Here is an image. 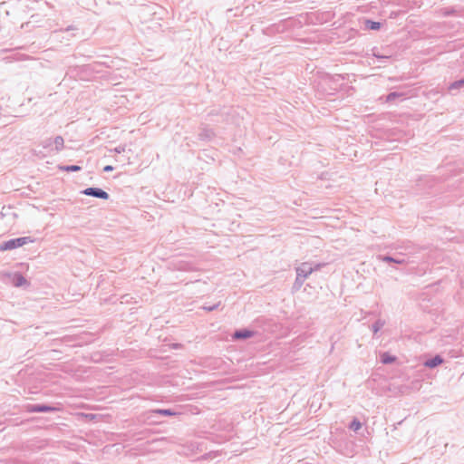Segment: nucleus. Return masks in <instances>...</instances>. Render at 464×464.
I'll return each instance as SVG.
<instances>
[{
  "label": "nucleus",
  "instance_id": "19",
  "mask_svg": "<svg viewBox=\"0 0 464 464\" xmlns=\"http://www.w3.org/2000/svg\"><path fill=\"white\" fill-rule=\"evenodd\" d=\"M304 280L305 279H304V278H302V277H300V276H298L296 275L294 285H293V290L294 291H298L302 287V285H304Z\"/></svg>",
  "mask_w": 464,
  "mask_h": 464
},
{
  "label": "nucleus",
  "instance_id": "15",
  "mask_svg": "<svg viewBox=\"0 0 464 464\" xmlns=\"http://www.w3.org/2000/svg\"><path fill=\"white\" fill-rule=\"evenodd\" d=\"M361 428L362 423L357 418H354L349 424V429L353 430L354 432H357Z\"/></svg>",
  "mask_w": 464,
  "mask_h": 464
},
{
  "label": "nucleus",
  "instance_id": "9",
  "mask_svg": "<svg viewBox=\"0 0 464 464\" xmlns=\"http://www.w3.org/2000/svg\"><path fill=\"white\" fill-rule=\"evenodd\" d=\"M380 361L383 364H391L396 361V357L389 353H382L380 355Z\"/></svg>",
  "mask_w": 464,
  "mask_h": 464
},
{
  "label": "nucleus",
  "instance_id": "23",
  "mask_svg": "<svg viewBox=\"0 0 464 464\" xmlns=\"http://www.w3.org/2000/svg\"><path fill=\"white\" fill-rule=\"evenodd\" d=\"M324 266L325 264L324 263L312 264L313 272L320 270Z\"/></svg>",
  "mask_w": 464,
  "mask_h": 464
},
{
  "label": "nucleus",
  "instance_id": "27",
  "mask_svg": "<svg viewBox=\"0 0 464 464\" xmlns=\"http://www.w3.org/2000/svg\"><path fill=\"white\" fill-rule=\"evenodd\" d=\"M113 170V167L111 166V165H106L104 168H103V172H111Z\"/></svg>",
  "mask_w": 464,
  "mask_h": 464
},
{
  "label": "nucleus",
  "instance_id": "17",
  "mask_svg": "<svg viewBox=\"0 0 464 464\" xmlns=\"http://www.w3.org/2000/svg\"><path fill=\"white\" fill-rule=\"evenodd\" d=\"M154 412L157 414H160V415H163V416H174L177 414L175 411H173L170 409H157L154 411Z\"/></svg>",
  "mask_w": 464,
  "mask_h": 464
},
{
  "label": "nucleus",
  "instance_id": "18",
  "mask_svg": "<svg viewBox=\"0 0 464 464\" xmlns=\"http://www.w3.org/2000/svg\"><path fill=\"white\" fill-rule=\"evenodd\" d=\"M462 86H464V77L460 80L455 81L452 83H450L449 90L450 91L459 90Z\"/></svg>",
  "mask_w": 464,
  "mask_h": 464
},
{
  "label": "nucleus",
  "instance_id": "20",
  "mask_svg": "<svg viewBox=\"0 0 464 464\" xmlns=\"http://www.w3.org/2000/svg\"><path fill=\"white\" fill-rule=\"evenodd\" d=\"M53 139L51 138H48V139H45L42 141V146L44 149H49L50 150H53Z\"/></svg>",
  "mask_w": 464,
  "mask_h": 464
},
{
  "label": "nucleus",
  "instance_id": "10",
  "mask_svg": "<svg viewBox=\"0 0 464 464\" xmlns=\"http://www.w3.org/2000/svg\"><path fill=\"white\" fill-rule=\"evenodd\" d=\"M372 55L374 57H376L377 59L382 60V62H387L391 58L390 54L381 53L377 47L372 48Z\"/></svg>",
  "mask_w": 464,
  "mask_h": 464
},
{
  "label": "nucleus",
  "instance_id": "1",
  "mask_svg": "<svg viewBox=\"0 0 464 464\" xmlns=\"http://www.w3.org/2000/svg\"><path fill=\"white\" fill-rule=\"evenodd\" d=\"M34 242V239L31 237H16L12 238L6 241H3L0 243V251H7V250H13L15 248H18L20 246H24L27 243Z\"/></svg>",
  "mask_w": 464,
  "mask_h": 464
},
{
  "label": "nucleus",
  "instance_id": "26",
  "mask_svg": "<svg viewBox=\"0 0 464 464\" xmlns=\"http://www.w3.org/2000/svg\"><path fill=\"white\" fill-rule=\"evenodd\" d=\"M219 305V303L218 304H213L211 306H204V309L208 311V312H211V311H214L215 309H217Z\"/></svg>",
  "mask_w": 464,
  "mask_h": 464
},
{
  "label": "nucleus",
  "instance_id": "11",
  "mask_svg": "<svg viewBox=\"0 0 464 464\" xmlns=\"http://www.w3.org/2000/svg\"><path fill=\"white\" fill-rule=\"evenodd\" d=\"M53 145H54V150L55 151H60V150H62L63 149L64 140H63V138L62 136H56L53 140Z\"/></svg>",
  "mask_w": 464,
  "mask_h": 464
},
{
  "label": "nucleus",
  "instance_id": "5",
  "mask_svg": "<svg viewBox=\"0 0 464 464\" xmlns=\"http://www.w3.org/2000/svg\"><path fill=\"white\" fill-rule=\"evenodd\" d=\"M255 335V332L246 328L235 331L233 338L236 340H246Z\"/></svg>",
  "mask_w": 464,
  "mask_h": 464
},
{
  "label": "nucleus",
  "instance_id": "12",
  "mask_svg": "<svg viewBox=\"0 0 464 464\" xmlns=\"http://www.w3.org/2000/svg\"><path fill=\"white\" fill-rule=\"evenodd\" d=\"M365 28L368 30H379L381 28V23L372 20H365Z\"/></svg>",
  "mask_w": 464,
  "mask_h": 464
},
{
  "label": "nucleus",
  "instance_id": "28",
  "mask_svg": "<svg viewBox=\"0 0 464 464\" xmlns=\"http://www.w3.org/2000/svg\"><path fill=\"white\" fill-rule=\"evenodd\" d=\"M76 28L73 26V25H70L68 26L65 31H71V30H75Z\"/></svg>",
  "mask_w": 464,
  "mask_h": 464
},
{
  "label": "nucleus",
  "instance_id": "22",
  "mask_svg": "<svg viewBox=\"0 0 464 464\" xmlns=\"http://www.w3.org/2000/svg\"><path fill=\"white\" fill-rule=\"evenodd\" d=\"M393 263L397 265H403L406 264V260L403 257V255L400 254L398 256H394Z\"/></svg>",
  "mask_w": 464,
  "mask_h": 464
},
{
  "label": "nucleus",
  "instance_id": "21",
  "mask_svg": "<svg viewBox=\"0 0 464 464\" xmlns=\"http://www.w3.org/2000/svg\"><path fill=\"white\" fill-rule=\"evenodd\" d=\"M377 258L385 263H393L394 261V256L389 255H379Z\"/></svg>",
  "mask_w": 464,
  "mask_h": 464
},
{
  "label": "nucleus",
  "instance_id": "3",
  "mask_svg": "<svg viewBox=\"0 0 464 464\" xmlns=\"http://www.w3.org/2000/svg\"><path fill=\"white\" fill-rule=\"evenodd\" d=\"M57 408L48 404H28L26 411L28 412H54Z\"/></svg>",
  "mask_w": 464,
  "mask_h": 464
},
{
  "label": "nucleus",
  "instance_id": "25",
  "mask_svg": "<svg viewBox=\"0 0 464 464\" xmlns=\"http://www.w3.org/2000/svg\"><path fill=\"white\" fill-rule=\"evenodd\" d=\"M454 13H455V11L452 8H446L443 10V14L445 16L452 15Z\"/></svg>",
  "mask_w": 464,
  "mask_h": 464
},
{
  "label": "nucleus",
  "instance_id": "16",
  "mask_svg": "<svg viewBox=\"0 0 464 464\" xmlns=\"http://www.w3.org/2000/svg\"><path fill=\"white\" fill-rule=\"evenodd\" d=\"M384 324H385V322H384V321H382V320H381V319L376 320V321L372 324V330L373 334L378 333V332L381 330V328H382V327H383V325H384Z\"/></svg>",
  "mask_w": 464,
  "mask_h": 464
},
{
  "label": "nucleus",
  "instance_id": "8",
  "mask_svg": "<svg viewBox=\"0 0 464 464\" xmlns=\"http://www.w3.org/2000/svg\"><path fill=\"white\" fill-rule=\"evenodd\" d=\"M12 284L16 287H20L24 285H28V282L22 274L15 273L13 276Z\"/></svg>",
  "mask_w": 464,
  "mask_h": 464
},
{
  "label": "nucleus",
  "instance_id": "4",
  "mask_svg": "<svg viewBox=\"0 0 464 464\" xmlns=\"http://www.w3.org/2000/svg\"><path fill=\"white\" fill-rule=\"evenodd\" d=\"M296 275L304 279H306L312 273V263L303 262L295 268Z\"/></svg>",
  "mask_w": 464,
  "mask_h": 464
},
{
  "label": "nucleus",
  "instance_id": "6",
  "mask_svg": "<svg viewBox=\"0 0 464 464\" xmlns=\"http://www.w3.org/2000/svg\"><path fill=\"white\" fill-rule=\"evenodd\" d=\"M443 358L440 355H435L430 359L426 360L423 365L427 368L433 369L440 365L443 362Z\"/></svg>",
  "mask_w": 464,
  "mask_h": 464
},
{
  "label": "nucleus",
  "instance_id": "2",
  "mask_svg": "<svg viewBox=\"0 0 464 464\" xmlns=\"http://www.w3.org/2000/svg\"><path fill=\"white\" fill-rule=\"evenodd\" d=\"M82 194L101 199H108L110 195L103 189L95 187H90L81 191Z\"/></svg>",
  "mask_w": 464,
  "mask_h": 464
},
{
  "label": "nucleus",
  "instance_id": "13",
  "mask_svg": "<svg viewBox=\"0 0 464 464\" xmlns=\"http://www.w3.org/2000/svg\"><path fill=\"white\" fill-rule=\"evenodd\" d=\"M402 96H403L402 92H390L389 94L386 95L385 102H392L396 99L401 98Z\"/></svg>",
  "mask_w": 464,
  "mask_h": 464
},
{
  "label": "nucleus",
  "instance_id": "7",
  "mask_svg": "<svg viewBox=\"0 0 464 464\" xmlns=\"http://www.w3.org/2000/svg\"><path fill=\"white\" fill-rule=\"evenodd\" d=\"M215 137V132L212 129L203 128L198 133V139L201 140H210Z\"/></svg>",
  "mask_w": 464,
  "mask_h": 464
},
{
  "label": "nucleus",
  "instance_id": "24",
  "mask_svg": "<svg viewBox=\"0 0 464 464\" xmlns=\"http://www.w3.org/2000/svg\"><path fill=\"white\" fill-rule=\"evenodd\" d=\"M126 150V146L125 145H120L118 147H116L113 150L116 152V153H122L124 152Z\"/></svg>",
  "mask_w": 464,
  "mask_h": 464
},
{
  "label": "nucleus",
  "instance_id": "14",
  "mask_svg": "<svg viewBox=\"0 0 464 464\" xmlns=\"http://www.w3.org/2000/svg\"><path fill=\"white\" fill-rule=\"evenodd\" d=\"M59 169L66 172H76L82 169V168L78 165H64L60 166Z\"/></svg>",
  "mask_w": 464,
  "mask_h": 464
}]
</instances>
